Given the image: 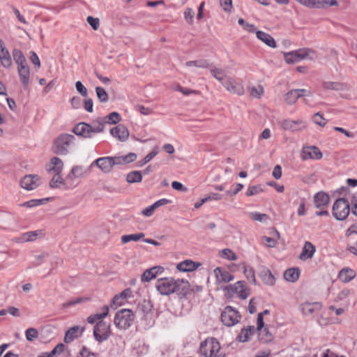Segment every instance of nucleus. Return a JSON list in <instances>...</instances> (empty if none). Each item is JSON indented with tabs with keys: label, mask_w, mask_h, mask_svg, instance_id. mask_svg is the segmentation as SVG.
Here are the masks:
<instances>
[{
	"label": "nucleus",
	"mask_w": 357,
	"mask_h": 357,
	"mask_svg": "<svg viewBox=\"0 0 357 357\" xmlns=\"http://www.w3.org/2000/svg\"><path fill=\"white\" fill-rule=\"evenodd\" d=\"M155 287L162 295L167 296L173 293L185 295L188 290L189 283L184 280L164 278L158 280Z\"/></svg>",
	"instance_id": "obj_1"
},
{
	"label": "nucleus",
	"mask_w": 357,
	"mask_h": 357,
	"mask_svg": "<svg viewBox=\"0 0 357 357\" xmlns=\"http://www.w3.org/2000/svg\"><path fill=\"white\" fill-rule=\"evenodd\" d=\"M76 146V139L74 135L63 133L56 137L52 146V151L57 155H66Z\"/></svg>",
	"instance_id": "obj_2"
},
{
	"label": "nucleus",
	"mask_w": 357,
	"mask_h": 357,
	"mask_svg": "<svg viewBox=\"0 0 357 357\" xmlns=\"http://www.w3.org/2000/svg\"><path fill=\"white\" fill-rule=\"evenodd\" d=\"M220 344L214 337L206 338L200 344L199 353L204 357H225Z\"/></svg>",
	"instance_id": "obj_3"
},
{
	"label": "nucleus",
	"mask_w": 357,
	"mask_h": 357,
	"mask_svg": "<svg viewBox=\"0 0 357 357\" xmlns=\"http://www.w3.org/2000/svg\"><path fill=\"white\" fill-rule=\"evenodd\" d=\"M284 59L287 63L291 64L301 60H314L316 59V52L310 48H301L289 52H284Z\"/></svg>",
	"instance_id": "obj_4"
},
{
	"label": "nucleus",
	"mask_w": 357,
	"mask_h": 357,
	"mask_svg": "<svg viewBox=\"0 0 357 357\" xmlns=\"http://www.w3.org/2000/svg\"><path fill=\"white\" fill-rule=\"evenodd\" d=\"M135 314L129 309H122L118 311L114 317V323L120 330H126L133 324Z\"/></svg>",
	"instance_id": "obj_5"
},
{
	"label": "nucleus",
	"mask_w": 357,
	"mask_h": 357,
	"mask_svg": "<svg viewBox=\"0 0 357 357\" xmlns=\"http://www.w3.org/2000/svg\"><path fill=\"white\" fill-rule=\"evenodd\" d=\"M349 212L350 205L347 199L344 198H339L335 200L333 205L332 213L336 220H345L348 217Z\"/></svg>",
	"instance_id": "obj_6"
},
{
	"label": "nucleus",
	"mask_w": 357,
	"mask_h": 357,
	"mask_svg": "<svg viewBox=\"0 0 357 357\" xmlns=\"http://www.w3.org/2000/svg\"><path fill=\"white\" fill-rule=\"evenodd\" d=\"M279 124L280 128L284 130L292 132H303L305 130L307 127V121L302 119H285L281 121Z\"/></svg>",
	"instance_id": "obj_7"
},
{
	"label": "nucleus",
	"mask_w": 357,
	"mask_h": 357,
	"mask_svg": "<svg viewBox=\"0 0 357 357\" xmlns=\"http://www.w3.org/2000/svg\"><path fill=\"white\" fill-rule=\"evenodd\" d=\"M112 334L111 324L105 321H99L93 328V336L96 341L102 342Z\"/></svg>",
	"instance_id": "obj_8"
},
{
	"label": "nucleus",
	"mask_w": 357,
	"mask_h": 357,
	"mask_svg": "<svg viewBox=\"0 0 357 357\" xmlns=\"http://www.w3.org/2000/svg\"><path fill=\"white\" fill-rule=\"evenodd\" d=\"M239 312L231 306H227L221 314V320L224 325L231 327L241 320Z\"/></svg>",
	"instance_id": "obj_9"
},
{
	"label": "nucleus",
	"mask_w": 357,
	"mask_h": 357,
	"mask_svg": "<svg viewBox=\"0 0 357 357\" xmlns=\"http://www.w3.org/2000/svg\"><path fill=\"white\" fill-rule=\"evenodd\" d=\"M225 290L229 296L236 294L241 299H246L250 294V290L243 281H238L233 285H228Z\"/></svg>",
	"instance_id": "obj_10"
},
{
	"label": "nucleus",
	"mask_w": 357,
	"mask_h": 357,
	"mask_svg": "<svg viewBox=\"0 0 357 357\" xmlns=\"http://www.w3.org/2000/svg\"><path fill=\"white\" fill-rule=\"evenodd\" d=\"M91 166L89 167H84L82 165L74 166L70 173L66 177L67 183H70V185H73V179L83 178L90 173Z\"/></svg>",
	"instance_id": "obj_11"
},
{
	"label": "nucleus",
	"mask_w": 357,
	"mask_h": 357,
	"mask_svg": "<svg viewBox=\"0 0 357 357\" xmlns=\"http://www.w3.org/2000/svg\"><path fill=\"white\" fill-rule=\"evenodd\" d=\"M322 157L321 151L315 146H304L301 151V158L303 160H320Z\"/></svg>",
	"instance_id": "obj_12"
},
{
	"label": "nucleus",
	"mask_w": 357,
	"mask_h": 357,
	"mask_svg": "<svg viewBox=\"0 0 357 357\" xmlns=\"http://www.w3.org/2000/svg\"><path fill=\"white\" fill-rule=\"evenodd\" d=\"M223 86L230 93L242 96L245 93L244 87L240 82H237L231 77H228L225 82H222Z\"/></svg>",
	"instance_id": "obj_13"
},
{
	"label": "nucleus",
	"mask_w": 357,
	"mask_h": 357,
	"mask_svg": "<svg viewBox=\"0 0 357 357\" xmlns=\"http://www.w3.org/2000/svg\"><path fill=\"white\" fill-rule=\"evenodd\" d=\"M40 184V176L37 174H29L24 176L20 181V185L27 190H32Z\"/></svg>",
	"instance_id": "obj_14"
},
{
	"label": "nucleus",
	"mask_w": 357,
	"mask_h": 357,
	"mask_svg": "<svg viewBox=\"0 0 357 357\" xmlns=\"http://www.w3.org/2000/svg\"><path fill=\"white\" fill-rule=\"evenodd\" d=\"M311 92L304 89H293L288 91L284 96V101L288 105L294 104L297 99L303 96H309Z\"/></svg>",
	"instance_id": "obj_15"
},
{
	"label": "nucleus",
	"mask_w": 357,
	"mask_h": 357,
	"mask_svg": "<svg viewBox=\"0 0 357 357\" xmlns=\"http://www.w3.org/2000/svg\"><path fill=\"white\" fill-rule=\"evenodd\" d=\"M96 165L103 173H109L114 167V162H112V157L99 158L94 160L91 167Z\"/></svg>",
	"instance_id": "obj_16"
},
{
	"label": "nucleus",
	"mask_w": 357,
	"mask_h": 357,
	"mask_svg": "<svg viewBox=\"0 0 357 357\" xmlns=\"http://www.w3.org/2000/svg\"><path fill=\"white\" fill-rule=\"evenodd\" d=\"M322 305L321 303L314 302H305L301 303L299 306V309L302 314L305 316H310L313 314L318 312L321 310Z\"/></svg>",
	"instance_id": "obj_17"
},
{
	"label": "nucleus",
	"mask_w": 357,
	"mask_h": 357,
	"mask_svg": "<svg viewBox=\"0 0 357 357\" xmlns=\"http://www.w3.org/2000/svg\"><path fill=\"white\" fill-rule=\"evenodd\" d=\"M45 236V233L43 230L38 229L36 231H31L23 233L17 240L19 243H26L34 241L37 239L42 238Z\"/></svg>",
	"instance_id": "obj_18"
},
{
	"label": "nucleus",
	"mask_w": 357,
	"mask_h": 357,
	"mask_svg": "<svg viewBox=\"0 0 357 357\" xmlns=\"http://www.w3.org/2000/svg\"><path fill=\"white\" fill-rule=\"evenodd\" d=\"M91 128L89 123L81 122L77 123L73 129V132L77 136L84 138H91L93 137Z\"/></svg>",
	"instance_id": "obj_19"
},
{
	"label": "nucleus",
	"mask_w": 357,
	"mask_h": 357,
	"mask_svg": "<svg viewBox=\"0 0 357 357\" xmlns=\"http://www.w3.org/2000/svg\"><path fill=\"white\" fill-rule=\"evenodd\" d=\"M110 134L121 142H126L129 137V131L124 125L119 124L110 130Z\"/></svg>",
	"instance_id": "obj_20"
},
{
	"label": "nucleus",
	"mask_w": 357,
	"mask_h": 357,
	"mask_svg": "<svg viewBox=\"0 0 357 357\" xmlns=\"http://www.w3.org/2000/svg\"><path fill=\"white\" fill-rule=\"evenodd\" d=\"M17 73L24 89H27L30 82V68L28 65L17 68Z\"/></svg>",
	"instance_id": "obj_21"
},
{
	"label": "nucleus",
	"mask_w": 357,
	"mask_h": 357,
	"mask_svg": "<svg viewBox=\"0 0 357 357\" xmlns=\"http://www.w3.org/2000/svg\"><path fill=\"white\" fill-rule=\"evenodd\" d=\"M214 275L218 283H227L234 279L233 275L229 271L218 267L213 271Z\"/></svg>",
	"instance_id": "obj_22"
},
{
	"label": "nucleus",
	"mask_w": 357,
	"mask_h": 357,
	"mask_svg": "<svg viewBox=\"0 0 357 357\" xmlns=\"http://www.w3.org/2000/svg\"><path fill=\"white\" fill-rule=\"evenodd\" d=\"M63 168V162L61 159L58 157H53L50 162L46 165V171L48 173L54 172L61 173Z\"/></svg>",
	"instance_id": "obj_23"
},
{
	"label": "nucleus",
	"mask_w": 357,
	"mask_h": 357,
	"mask_svg": "<svg viewBox=\"0 0 357 357\" xmlns=\"http://www.w3.org/2000/svg\"><path fill=\"white\" fill-rule=\"evenodd\" d=\"M315 251V246L312 243L305 241L300 254L299 259L302 261L310 259L312 258Z\"/></svg>",
	"instance_id": "obj_24"
},
{
	"label": "nucleus",
	"mask_w": 357,
	"mask_h": 357,
	"mask_svg": "<svg viewBox=\"0 0 357 357\" xmlns=\"http://www.w3.org/2000/svg\"><path fill=\"white\" fill-rule=\"evenodd\" d=\"M322 87L325 90H334V91H348L350 87L347 84L326 81L322 83Z\"/></svg>",
	"instance_id": "obj_25"
},
{
	"label": "nucleus",
	"mask_w": 357,
	"mask_h": 357,
	"mask_svg": "<svg viewBox=\"0 0 357 357\" xmlns=\"http://www.w3.org/2000/svg\"><path fill=\"white\" fill-rule=\"evenodd\" d=\"M84 331V328H80L78 326H73L66 333L64 342L66 343H70L73 342L75 338H77L79 335H81Z\"/></svg>",
	"instance_id": "obj_26"
},
{
	"label": "nucleus",
	"mask_w": 357,
	"mask_h": 357,
	"mask_svg": "<svg viewBox=\"0 0 357 357\" xmlns=\"http://www.w3.org/2000/svg\"><path fill=\"white\" fill-rule=\"evenodd\" d=\"M330 197L328 194L324 192H319L314 196V202L317 208L327 206L329 204Z\"/></svg>",
	"instance_id": "obj_27"
},
{
	"label": "nucleus",
	"mask_w": 357,
	"mask_h": 357,
	"mask_svg": "<svg viewBox=\"0 0 357 357\" xmlns=\"http://www.w3.org/2000/svg\"><path fill=\"white\" fill-rule=\"evenodd\" d=\"M163 271V268L160 266H154L151 268L146 270L142 275L141 280L143 282H149L153 278H155L158 274Z\"/></svg>",
	"instance_id": "obj_28"
},
{
	"label": "nucleus",
	"mask_w": 357,
	"mask_h": 357,
	"mask_svg": "<svg viewBox=\"0 0 357 357\" xmlns=\"http://www.w3.org/2000/svg\"><path fill=\"white\" fill-rule=\"evenodd\" d=\"M257 38L264 42L266 45L270 47H276V43L274 38L268 33L261 31H256Z\"/></svg>",
	"instance_id": "obj_29"
},
{
	"label": "nucleus",
	"mask_w": 357,
	"mask_h": 357,
	"mask_svg": "<svg viewBox=\"0 0 357 357\" xmlns=\"http://www.w3.org/2000/svg\"><path fill=\"white\" fill-rule=\"evenodd\" d=\"M109 313V306L105 305L102 308V312L91 314L87 318L89 324H93L96 321H102V319L105 318Z\"/></svg>",
	"instance_id": "obj_30"
},
{
	"label": "nucleus",
	"mask_w": 357,
	"mask_h": 357,
	"mask_svg": "<svg viewBox=\"0 0 357 357\" xmlns=\"http://www.w3.org/2000/svg\"><path fill=\"white\" fill-rule=\"evenodd\" d=\"M259 275L265 284L268 285H273L275 284V278L268 268H262Z\"/></svg>",
	"instance_id": "obj_31"
},
{
	"label": "nucleus",
	"mask_w": 357,
	"mask_h": 357,
	"mask_svg": "<svg viewBox=\"0 0 357 357\" xmlns=\"http://www.w3.org/2000/svg\"><path fill=\"white\" fill-rule=\"evenodd\" d=\"M255 326H250L247 328H243L240 334L237 337V340L241 342H245L249 340L250 336L254 334Z\"/></svg>",
	"instance_id": "obj_32"
},
{
	"label": "nucleus",
	"mask_w": 357,
	"mask_h": 357,
	"mask_svg": "<svg viewBox=\"0 0 357 357\" xmlns=\"http://www.w3.org/2000/svg\"><path fill=\"white\" fill-rule=\"evenodd\" d=\"M300 275V271L298 268H291L286 270L284 273V278L291 282L298 280Z\"/></svg>",
	"instance_id": "obj_33"
},
{
	"label": "nucleus",
	"mask_w": 357,
	"mask_h": 357,
	"mask_svg": "<svg viewBox=\"0 0 357 357\" xmlns=\"http://www.w3.org/2000/svg\"><path fill=\"white\" fill-rule=\"evenodd\" d=\"M13 57L17 68L28 65L26 59L22 52L18 49H14L12 52Z\"/></svg>",
	"instance_id": "obj_34"
},
{
	"label": "nucleus",
	"mask_w": 357,
	"mask_h": 357,
	"mask_svg": "<svg viewBox=\"0 0 357 357\" xmlns=\"http://www.w3.org/2000/svg\"><path fill=\"white\" fill-rule=\"evenodd\" d=\"M338 277L341 281L349 282L355 277V271L349 268H344L340 271Z\"/></svg>",
	"instance_id": "obj_35"
},
{
	"label": "nucleus",
	"mask_w": 357,
	"mask_h": 357,
	"mask_svg": "<svg viewBox=\"0 0 357 357\" xmlns=\"http://www.w3.org/2000/svg\"><path fill=\"white\" fill-rule=\"evenodd\" d=\"M105 123L103 118H98L92 121L90 124L93 135L94 134L100 133L104 131Z\"/></svg>",
	"instance_id": "obj_36"
},
{
	"label": "nucleus",
	"mask_w": 357,
	"mask_h": 357,
	"mask_svg": "<svg viewBox=\"0 0 357 357\" xmlns=\"http://www.w3.org/2000/svg\"><path fill=\"white\" fill-rule=\"evenodd\" d=\"M61 185L70 186V183H66V178L63 179L61 177V173H56L50 182V186L52 188H59Z\"/></svg>",
	"instance_id": "obj_37"
},
{
	"label": "nucleus",
	"mask_w": 357,
	"mask_h": 357,
	"mask_svg": "<svg viewBox=\"0 0 357 357\" xmlns=\"http://www.w3.org/2000/svg\"><path fill=\"white\" fill-rule=\"evenodd\" d=\"M177 268L183 272L194 271L197 268L195 263L191 260H185L177 265Z\"/></svg>",
	"instance_id": "obj_38"
},
{
	"label": "nucleus",
	"mask_w": 357,
	"mask_h": 357,
	"mask_svg": "<svg viewBox=\"0 0 357 357\" xmlns=\"http://www.w3.org/2000/svg\"><path fill=\"white\" fill-rule=\"evenodd\" d=\"M0 61L4 68H10L12 66V58L8 50L0 51Z\"/></svg>",
	"instance_id": "obj_39"
},
{
	"label": "nucleus",
	"mask_w": 357,
	"mask_h": 357,
	"mask_svg": "<svg viewBox=\"0 0 357 357\" xmlns=\"http://www.w3.org/2000/svg\"><path fill=\"white\" fill-rule=\"evenodd\" d=\"M145 234L142 232L123 235L121 236V240L123 244L129 243L130 241H138L144 237Z\"/></svg>",
	"instance_id": "obj_40"
},
{
	"label": "nucleus",
	"mask_w": 357,
	"mask_h": 357,
	"mask_svg": "<svg viewBox=\"0 0 357 357\" xmlns=\"http://www.w3.org/2000/svg\"><path fill=\"white\" fill-rule=\"evenodd\" d=\"M210 72L212 76L218 80L222 84L227 77L225 70L222 68H213L210 70Z\"/></svg>",
	"instance_id": "obj_41"
},
{
	"label": "nucleus",
	"mask_w": 357,
	"mask_h": 357,
	"mask_svg": "<svg viewBox=\"0 0 357 357\" xmlns=\"http://www.w3.org/2000/svg\"><path fill=\"white\" fill-rule=\"evenodd\" d=\"M185 65L187 67H196L201 68H208L211 66L208 61L206 59L187 61Z\"/></svg>",
	"instance_id": "obj_42"
},
{
	"label": "nucleus",
	"mask_w": 357,
	"mask_h": 357,
	"mask_svg": "<svg viewBox=\"0 0 357 357\" xmlns=\"http://www.w3.org/2000/svg\"><path fill=\"white\" fill-rule=\"evenodd\" d=\"M243 274L245 275L246 278L248 280H250V282H252V284H256L257 280L255 278V271H254L253 268L243 264Z\"/></svg>",
	"instance_id": "obj_43"
},
{
	"label": "nucleus",
	"mask_w": 357,
	"mask_h": 357,
	"mask_svg": "<svg viewBox=\"0 0 357 357\" xmlns=\"http://www.w3.org/2000/svg\"><path fill=\"white\" fill-rule=\"evenodd\" d=\"M142 179V174L139 171H132L129 172L126 176V181L129 183H139Z\"/></svg>",
	"instance_id": "obj_44"
},
{
	"label": "nucleus",
	"mask_w": 357,
	"mask_h": 357,
	"mask_svg": "<svg viewBox=\"0 0 357 357\" xmlns=\"http://www.w3.org/2000/svg\"><path fill=\"white\" fill-rule=\"evenodd\" d=\"M102 118L104 119L105 124H116L119 123L121 119V115L116 112H113L108 114L107 116Z\"/></svg>",
	"instance_id": "obj_45"
},
{
	"label": "nucleus",
	"mask_w": 357,
	"mask_h": 357,
	"mask_svg": "<svg viewBox=\"0 0 357 357\" xmlns=\"http://www.w3.org/2000/svg\"><path fill=\"white\" fill-rule=\"evenodd\" d=\"M96 92L98 99L100 102H107L108 101L109 96L102 87L97 86L96 88Z\"/></svg>",
	"instance_id": "obj_46"
},
{
	"label": "nucleus",
	"mask_w": 357,
	"mask_h": 357,
	"mask_svg": "<svg viewBox=\"0 0 357 357\" xmlns=\"http://www.w3.org/2000/svg\"><path fill=\"white\" fill-rule=\"evenodd\" d=\"M301 4L308 8H321V3L320 0H297Z\"/></svg>",
	"instance_id": "obj_47"
},
{
	"label": "nucleus",
	"mask_w": 357,
	"mask_h": 357,
	"mask_svg": "<svg viewBox=\"0 0 357 357\" xmlns=\"http://www.w3.org/2000/svg\"><path fill=\"white\" fill-rule=\"evenodd\" d=\"M195 11L191 8L185 9L183 15L185 21L188 24H192L194 22Z\"/></svg>",
	"instance_id": "obj_48"
},
{
	"label": "nucleus",
	"mask_w": 357,
	"mask_h": 357,
	"mask_svg": "<svg viewBox=\"0 0 357 357\" xmlns=\"http://www.w3.org/2000/svg\"><path fill=\"white\" fill-rule=\"evenodd\" d=\"M312 120L315 124L321 127H324L327 123L326 119H325L323 117L322 114L320 112L314 114V116H312Z\"/></svg>",
	"instance_id": "obj_49"
},
{
	"label": "nucleus",
	"mask_w": 357,
	"mask_h": 357,
	"mask_svg": "<svg viewBox=\"0 0 357 357\" xmlns=\"http://www.w3.org/2000/svg\"><path fill=\"white\" fill-rule=\"evenodd\" d=\"M158 153V148H155L144 158L139 162V166H142L151 161Z\"/></svg>",
	"instance_id": "obj_50"
},
{
	"label": "nucleus",
	"mask_w": 357,
	"mask_h": 357,
	"mask_svg": "<svg viewBox=\"0 0 357 357\" xmlns=\"http://www.w3.org/2000/svg\"><path fill=\"white\" fill-rule=\"evenodd\" d=\"M264 93V88L262 86H253L250 90V95L253 98H259Z\"/></svg>",
	"instance_id": "obj_51"
},
{
	"label": "nucleus",
	"mask_w": 357,
	"mask_h": 357,
	"mask_svg": "<svg viewBox=\"0 0 357 357\" xmlns=\"http://www.w3.org/2000/svg\"><path fill=\"white\" fill-rule=\"evenodd\" d=\"M89 298H84V297H82V298H75V299H73L70 301H68V302H66L62 304V307L63 308H68L69 307H71V306H73L75 305H77V304H79L84 301H88Z\"/></svg>",
	"instance_id": "obj_52"
},
{
	"label": "nucleus",
	"mask_w": 357,
	"mask_h": 357,
	"mask_svg": "<svg viewBox=\"0 0 357 357\" xmlns=\"http://www.w3.org/2000/svg\"><path fill=\"white\" fill-rule=\"evenodd\" d=\"M25 335L26 338L28 341H33V340L37 338L38 335V332L34 328H29L26 331Z\"/></svg>",
	"instance_id": "obj_53"
},
{
	"label": "nucleus",
	"mask_w": 357,
	"mask_h": 357,
	"mask_svg": "<svg viewBox=\"0 0 357 357\" xmlns=\"http://www.w3.org/2000/svg\"><path fill=\"white\" fill-rule=\"evenodd\" d=\"M221 257L229 260H236L237 256L230 249H224L222 250Z\"/></svg>",
	"instance_id": "obj_54"
},
{
	"label": "nucleus",
	"mask_w": 357,
	"mask_h": 357,
	"mask_svg": "<svg viewBox=\"0 0 357 357\" xmlns=\"http://www.w3.org/2000/svg\"><path fill=\"white\" fill-rule=\"evenodd\" d=\"M46 199H31V200H29L26 202H24L22 206H26L27 208H32V207H34V206H38L43 203H44V202L45 201Z\"/></svg>",
	"instance_id": "obj_55"
},
{
	"label": "nucleus",
	"mask_w": 357,
	"mask_h": 357,
	"mask_svg": "<svg viewBox=\"0 0 357 357\" xmlns=\"http://www.w3.org/2000/svg\"><path fill=\"white\" fill-rule=\"evenodd\" d=\"M260 340L264 341V342H268L272 340L273 335L272 334L268 331L267 328H262V333L261 335H259Z\"/></svg>",
	"instance_id": "obj_56"
},
{
	"label": "nucleus",
	"mask_w": 357,
	"mask_h": 357,
	"mask_svg": "<svg viewBox=\"0 0 357 357\" xmlns=\"http://www.w3.org/2000/svg\"><path fill=\"white\" fill-rule=\"evenodd\" d=\"M262 192V189L260 186L252 185L248 188L246 191L247 196H253Z\"/></svg>",
	"instance_id": "obj_57"
},
{
	"label": "nucleus",
	"mask_w": 357,
	"mask_h": 357,
	"mask_svg": "<svg viewBox=\"0 0 357 357\" xmlns=\"http://www.w3.org/2000/svg\"><path fill=\"white\" fill-rule=\"evenodd\" d=\"M75 87L77 91L84 97L87 96V89L82 84V83L80 81H77L75 83Z\"/></svg>",
	"instance_id": "obj_58"
},
{
	"label": "nucleus",
	"mask_w": 357,
	"mask_h": 357,
	"mask_svg": "<svg viewBox=\"0 0 357 357\" xmlns=\"http://www.w3.org/2000/svg\"><path fill=\"white\" fill-rule=\"evenodd\" d=\"M257 330L259 332V335H261L262 328L264 326L263 313H259L258 314L257 319Z\"/></svg>",
	"instance_id": "obj_59"
},
{
	"label": "nucleus",
	"mask_w": 357,
	"mask_h": 357,
	"mask_svg": "<svg viewBox=\"0 0 357 357\" xmlns=\"http://www.w3.org/2000/svg\"><path fill=\"white\" fill-rule=\"evenodd\" d=\"M77 357H96V354L86 347H83Z\"/></svg>",
	"instance_id": "obj_60"
},
{
	"label": "nucleus",
	"mask_w": 357,
	"mask_h": 357,
	"mask_svg": "<svg viewBox=\"0 0 357 357\" xmlns=\"http://www.w3.org/2000/svg\"><path fill=\"white\" fill-rule=\"evenodd\" d=\"M220 4L225 12H229L232 8V0H220Z\"/></svg>",
	"instance_id": "obj_61"
},
{
	"label": "nucleus",
	"mask_w": 357,
	"mask_h": 357,
	"mask_svg": "<svg viewBox=\"0 0 357 357\" xmlns=\"http://www.w3.org/2000/svg\"><path fill=\"white\" fill-rule=\"evenodd\" d=\"M87 22L91 26L94 30H97L99 27L100 22L98 18L89 16L86 19Z\"/></svg>",
	"instance_id": "obj_62"
},
{
	"label": "nucleus",
	"mask_w": 357,
	"mask_h": 357,
	"mask_svg": "<svg viewBox=\"0 0 357 357\" xmlns=\"http://www.w3.org/2000/svg\"><path fill=\"white\" fill-rule=\"evenodd\" d=\"M30 60L36 68H40V61L35 52H31Z\"/></svg>",
	"instance_id": "obj_63"
},
{
	"label": "nucleus",
	"mask_w": 357,
	"mask_h": 357,
	"mask_svg": "<svg viewBox=\"0 0 357 357\" xmlns=\"http://www.w3.org/2000/svg\"><path fill=\"white\" fill-rule=\"evenodd\" d=\"M64 348H65V346L63 344H62V343L58 344L52 350V351L50 354H51L52 356L57 355V354H60L61 353H62L63 351Z\"/></svg>",
	"instance_id": "obj_64"
}]
</instances>
